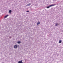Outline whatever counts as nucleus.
Returning <instances> with one entry per match:
<instances>
[{
    "label": "nucleus",
    "instance_id": "1",
    "mask_svg": "<svg viewBox=\"0 0 63 63\" xmlns=\"http://www.w3.org/2000/svg\"><path fill=\"white\" fill-rule=\"evenodd\" d=\"M17 48V45H15L14 46V48Z\"/></svg>",
    "mask_w": 63,
    "mask_h": 63
},
{
    "label": "nucleus",
    "instance_id": "2",
    "mask_svg": "<svg viewBox=\"0 0 63 63\" xmlns=\"http://www.w3.org/2000/svg\"><path fill=\"white\" fill-rule=\"evenodd\" d=\"M56 5V4H52V5H50V7H52V6H55Z\"/></svg>",
    "mask_w": 63,
    "mask_h": 63
},
{
    "label": "nucleus",
    "instance_id": "3",
    "mask_svg": "<svg viewBox=\"0 0 63 63\" xmlns=\"http://www.w3.org/2000/svg\"><path fill=\"white\" fill-rule=\"evenodd\" d=\"M18 63H23L22 62V60H21L20 61H19L18 62Z\"/></svg>",
    "mask_w": 63,
    "mask_h": 63
},
{
    "label": "nucleus",
    "instance_id": "4",
    "mask_svg": "<svg viewBox=\"0 0 63 63\" xmlns=\"http://www.w3.org/2000/svg\"><path fill=\"white\" fill-rule=\"evenodd\" d=\"M62 42V41L61 40H59V43H61Z\"/></svg>",
    "mask_w": 63,
    "mask_h": 63
},
{
    "label": "nucleus",
    "instance_id": "5",
    "mask_svg": "<svg viewBox=\"0 0 63 63\" xmlns=\"http://www.w3.org/2000/svg\"><path fill=\"white\" fill-rule=\"evenodd\" d=\"M9 15H6V16H5V17H4V18H7V17H8V16Z\"/></svg>",
    "mask_w": 63,
    "mask_h": 63
},
{
    "label": "nucleus",
    "instance_id": "6",
    "mask_svg": "<svg viewBox=\"0 0 63 63\" xmlns=\"http://www.w3.org/2000/svg\"><path fill=\"white\" fill-rule=\"evenodd\" d=\"M40 23V22H38L37 23V25H39Z\"/></svg>",
    "mask_w": 63,
    "mask_h": 63
},
{
    "label": "nucleus",
    "instance_id": "7",
    "mask_svg": "<svg viewBox=\"0 0 63 63\" xmlns=\"http://www.w3.org/2000/svg\"><path fill=\"white\" fill-rule=\"evenodd\" d=\"M9 13H11V12H12V11L11 10H10L9 11Z\"/></svg>",
    "mask_w": 63,
    "mask_h": 63
},
{
    "label": "nucleus",
    "instance_id": "8",
    "mask_svg": "<svg viewBox=\"0 0 63 63\" xmlns=\"http://www.w3.org/2000/svg\"><path fill=\"white\" fill-rule=\"evenodd\" d=\"M50 7V6H49L48 7L47 6L46 7L47 8H49Z\"/></svg>",
    "mask_w": 63,
    "mask_h": 63
},
{
    "label": "nucleus",
    "instance_id": "9",
    "mask_svg": "<svg viewBox=\"0 0 63 63\" xmlns=\"http://www.w3.org/2000/svg\"><path fill=\"white\" fill-rule=\"evenodd\" d=\"M58 23H57L55 25V26H57V25H58Z\"/></svg>",
    "mask_w": 63,
    "mask_h": 63
},
{
    "label": "nucleus",
    "instance_id": "10",
    "mask_svg": "<svg viewBox=\"0 0 63 63\" xmlns=\"http://www.w3.org/2000/svg\"><path fill=\"white\" fill-rule=\"evenodd\" d=\"M18 43V44H20V43L21 42L20 41H18L17 42Z\"/></svg>",
    "mask_w": 63,
    "mask_h": 63
},
{
    "label": "nucleus",
    "instance_id": "11",
    "mask_svg": "<svg viewBox=\"0 0 63 63\" xmlns=\"http://www.w3.org/2000/svg\"><path fill=\"white\" fill-rule=\"evenodd\" d=\"M31 5V4L30 3L28 5V6H30Z\"/></svg>",
    "mask_w": 63,
    "mask_h": 63
},
{
    "label": "nucleus",
    "instance_id": "12",
    "mask_svg": "<svg viewBox=\"0 0 63 63\" xmlns=\"http://www.w3.org/2000/svg\"><path fill=\"white\" fill-rule=\"evenodd\" d=\"M26 12H29V11H27Z\"/></svg>",
    "mask_w": 63,
    "mask_h": 63
}]
</instances>
